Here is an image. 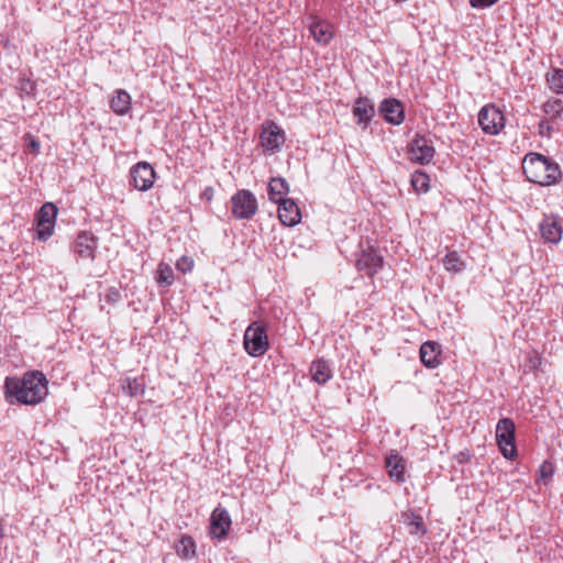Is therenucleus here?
Listing matches in <instances>:
<instances>
[{
  "instance_id": "25",
  "label": "nucleus",
  "mask_w": 563,
  "mask_h": 563,
  "mask_svg": "<svg viewBox=\"0 0 563 563\" xmlns=\"http://www.w3.org/2000/svg\"><path fill=\"white\" fill-rule=\"evenodd\" d=\"M442 264L445 271L452 274H460L466 268V263L461 258L456 251L449 252L442 258Z\"/></svg>"
},
{
  "instance_id": "1",
  "label": "nucleus",
  "mask_w": 563,
  "mask_h": 563,
  "mask_svg": "<svg viewBox=\"0 0 563 563\" xmlns=\"http://www.w3.org/2000/svg\"><path fill=\"white\" fill-rule=\"evenodd\" d=\"M47 379L40 371H29L22 377H7L5 398L10 404L37 405L48 394Z\"/></svg>"
},
{
  "instance_id": "29",
  "label": "nucleus",
  "mask_w": 563,
  "mask_h": 563,
  "mask_svg": "<svg viewBox=\"0 0 563 563\" xmlns=\"http://www.w3.org/2000/svg\"><path fill=\"white\" fill-rule=\"evenodd\" d=\"M407 526L409 529V533L411 536L424 534L427 532L423 518L419 514H416L415 511H411L407 516Z\"/></svg>"
},
{
  "instance_id": "7",
  "label": "nucleus",
  "mask_w": 563,
  "mask_h": 563,
  "mask_svg": "<svg viewBox=\"0 0 563 563\" xmlns=\"http://www.w3.org/2000/svg\"><path fill=\"white\" fill-rule=\"evenodd\" d=\"M435 154V148L431 140L421 134H416L409 143L410 161L419 165L431 163Z\"/></svg>"
},
{
  "instance_id": "17",
  "label": "nucleus",
  "mask_w": 563,
  "mask_h": 563,
  "mask_svg": "<svg viewBox=\"0 0 563 563\" xmlns=\"http://www.w3.org/2000/svg\"><path fill=\"white\" fill-rule=\"evenodd\" d=\"M385 467L388 476L398 484L405 482L406 461L395 450H391L385 459Z\"/></svg>"
},
{
  "instance_id": "9",
  "label": "nucleus",
  "mask_w": 563,
  "mask_h": 563,
  "mask_svg": "<svg viewBox=\"0 0 563 563\" xmlns=\"http://www.w3.org/2000/svg\"><path fill=\"white\" fill-rule=\"evenodd\" d=\"M58 209L53 202H45L36 214L37 239L41 241L48 240L55 227Z\"/></svg>"
},
{
  "instance_id": "32",
  "label": "nucleus",
  "mask_w": 563,
  "mask_h": 563,
  "mask_svg": "<svg viewBox=\"0 0 563 563\" xmlns=\"http://www.w3.org/2000/svg\"><path fill=\"white\" fill-rule=\"evenodd\" d=\"M551 122H552V120H550V119H543L539 122L538 132L541 136H543V137L551 136V133L553 130Z\"/></svg>"
},
{
  "instance_id": "16",
  "label": "nucleus",
  "mask_w": 563,
  "mask_h": 563,
  "mask_svg": "<svg viewBox=\"0 0 563 563\" xmlns=\"http://www.w3.org/2000/svg\"><path fill=\"white\" fill-rule=\"evenodd\" d=\"M383 257L377 252L368 246L363 249L356 258V267L358 271H364L367 275L372 276L382 267Z\"/></svg>"
},
{
  "instance_id": "18",
  "label": "nucleus",
  "mask_w": 563,
  "mask_h": 563,
  "mask_svg": "<svg viewBox=\"0 0 563 563\" xmlns=\"http://www.w3.org/2000/svg\"><path fill=\"white\" fill-rule=\"evenodd\" d=\"M278 218L286 227H294L301 220V212L292 199H286L278 203Z\"/></svg>"
},
{
  "instance_id": "36",
  "label": "nucleus",
  "mask_w": 563,
  "mask_h": 563,
  "mask_svg": "<svg viewBox=\"0 0 563 563\" xmlns=\"http://www.w3.org/2000/svg\"><path fill=\"white\" fill-rule=\"evenodd\" d=\"M540 473L543 479L553 475V467L550 463L544 462L540 467Z\"/></svg>"
},
{
  "instance_id": "20",
  "label": "nucleus",
  "mask_w": 563,
  "mask_h": 563,
  "mask_svg": "<svg viewBox=\"0 0 563 563\" xmlns=\"http://www.w3.org/2000/svg\"><path fill=\"white\" fill-rule=\"evenodd\" d=\"M289 187L287 181L282 177H274L269 180L267 186L268 198L271 201L279 203L287 198L285 196L288 194Z\"/></svg>"
},
{
  "instance_id": "27",
  "label": "nucleus",
  "mask_w": 563,
  "mask_h": 563,
  "mask_svg": "<svg viewBox=\"0 0 563 563\" xmlns=\"http://www.w3.org/2000/svg\"><path fill=\"white\" fill-rule=\"evenodd\" d=\"M411 185L416 192L426 194L430 189V177L422 170H416L411 175Z\"/></svg>"
},
{
  "instance_id": "6",
  "label": "nucleus",
  "mask_w": 563,
  "mask_h": 563,
  "mask_svg": "<svg viewBox=\"0 0 563 563\" xmlns=\"http://www.w3.org/2000/svg\"><path fill=\"white\" fill-rule=\"evenodd\" d=\"M478 124L485 134L497 135L505 126V117L494 104L484 106L478 112Z\"/></svg>"
},
{
  "instance_id": "10",
  "label": "nucleus",
  "mask_w": 563,
  "mask_h": 563,
  "mask_svg": "<svg viewBox=\"0 0 563 563\" xmlns=\"http://www.w3.org/2000/svg\"><path fill=\"white\" fill-rule=\"evenodd\" d=\"M260 139L262 146L268 152L278 151L286 140L283 129L273 121L263 124Z\"/></svg>"
},
{
  "instance_id": "15",
  "label": "nucleus",
  "mask_w": 563,
  "mask_h": 563,
  "mask_svg": "<svg viewBox=\"0 0 563 563\" xmlns=\"http://www.w3.org/2000/svg\"><path fill=\"white\" fill-rule=\"evenodd\" d=\"M539 230L545 243L558 244L562 240L563 228L559 217H544L539 224Z\"/></svg>"
},
{
  "instance_id": "24",
  "label": "nucleus",
  "mask_w": 563,
  "mask_h": 563,
  "mask_svg": "<svg viewBox=\"0 0 563 563\" xmlns=\"http://www.w3.org/2000/svg\"><path fill=\"white\" fill-rule=\"evenodd\" d=\"M175 550L181 559L189 560L196 556V543L188 534H183L175 545Z\"/></svg>"
},
{
  "instance_id": "26",
  "label": "nucleus",
  "mask_w": 563,
  "mask_h": 563,
  "mask_svg": "<svg viewBox=\"0 0 563 563\" xmlns=\"http://www.w3.org/2000/svg\"><path fill=\"white\" fill-rule=\"evenodd\" d=\"M122 389L124 394L130 397L142 396L145 391V386L139 378L126 377L122 380Z\"/></svg>"
},
{
  "instance_id": "21",
  "label": "nucleus",
  "mask_w": 563,
  "mask_h": 563,
  "mask_svg": "<svg viewBox=\"0 0 563 563\" xmlns=\"http://www.w3.org/2000/svg\"><path fill=\"white\" fill-rule=\"evenodd\" d=\"M313 38L320 44H328L333 37L332 25L325 21H313L309 26Z\"/></svg>"
},
{
  "instance_id": "19",
  "label": "nucleus",
  "mask_w": 563,
  "mask_h": 563,
  "mask_svg": "<svg viewBox=\"0 0 563 563\" xmlns=\"http://www.w3.org/2000/svg\"><path fill=\"white\" fill-rule=\"evenodd\" d=\"M420 360L428 368H435L439 364L441 354L440 345L434 342H424L420 346Z\"/></svg>"
},
{
  "instance_id": "4",
  "label": "nucleus",
  "mask_w": 563,
  "mask_h": 563,
  "mask_svg": "<svg viewBox=\"0 0 563 563\" xmlns=\"http://www.w3.org/2000/svg\"><path fill=\"white\" fill-rule=\"evenodd\" d=\"M230 201L232 216L236 220H250L258 210L257 199L249 189L238 190Z\"/></svg>"
},
{
  "instance_id": "5",
  "label": "nucleus",
  "mask_w": 563,
  "mask_h": 563,
  "mask_svg": "<svg viewBox=\"0 0 563 563\" xmlns=\"http://www.w3.org/2000/svg\"><path fill=\"white\" fill-rule=\"evenodd\" d=\"M515 431V422L510 418H501L496 424V441L503 456L507 460H514L517 455Z\"/></svg>"
},
{
  "instance_id": "2",
  "label": "nucleus",
  "mask_w": 563,
  "mask_h": 563,
  "mask_svg": "<svg viewBox=\"0 0 563 563\" xmlns=\"http://www.w3.org/2000/svg\"><path fill=\"white\" fill-rule=\"evenodd\" d=\"M522 170L530 183L543 187L555 185L562 178L560 165L539 153H529L525 156Z\"/></svg>"
},
{
  "instance_id": "23",
  "label": "nucleus",
  "mask_w": 563,
  "mask_h": 563,
  "mask_svg": "<svg viewBox=\"0 0 563 563\" xmlns=\"http://www.w3.org/2000/svg\"><path fill=\"white\" fill-rule=\"evenodd\" d=\"M310 374L312 379L322 385L332 377V371L329 363L324 360H317L310 366Z\"/></svg>"
},
{
  "instance_id": "14",
  "label": "nucleus",
  "mask_w": 563,
  "mask_h": 563,
  "mask_svg": "<svg viewBox=\"0 0 563 563\" xmlns=\"http://www.w3.org/2000/svg\"><path fill=\"white\" fill-rule=\"evenodd\" d=\"M352 113L356 119L357 125L366 129L375 117V104L367 97H358L353 104Z\"/></svg>"
},
{
  "instance_id": "12",
  "label": "nucleus",
  "mask_w": 563,
  "mask_h": 563,
  "mask_svg": "<svg viewBox=\"0 0 563 563\" xmlns=\"http://www.w3.org/2000/svg\"><path fill=\"white\" fill-rule=\"evenodd\" d=\"M97 247L98 238L87 231L80 232L73 244L74 253L78 257L89 261L95 260Z\"/></svg>"
},
{
  "instance_id": "34",
  "label": "nucleus",
  "mask_w": 563,
  "mask_h": 563,
  "mask_svg": "<svg viewBox=\"0 0 563 563\" xmlns=\"http://www.w3.org/2000/svg\"><path fill=\"white\" fill-rule=\"evenodd\" d=\"M21 93L32 95L35 90L34 84L30 79H23L19 87Z\"/></svg>"
},
{
  "instance_id": "35",
  "label": "nucleus",
  "mask_w": 563,
  "mask_h": 563,
  "mask_svg": "<svg viewBox=\"0 0 563 563\" xmlns=\"http://www.w3.org/2000/svg\"><path fill=\"white\" fill-rule=\"evenodd\" d=\"M104 298H106L107 302H117L120 298V292H119V290H117L114 288H110L107 291Z\"/></svg>"
},
{
  "instance_id": "33",
  "label": "nucleus",
  "mask_w": 563,
  "mask_h": 563,
  "mask_svg": "<svg viewBox=\"0 0 563 563\" xmlns=\"http://www.w3.org/2000/svg\"><path fill=\"white\" fill-rule=\"evenodd\" d=\"M474 9H486L493 7L498 0H468Z\"/></svg>"
},
{
  "instance_id": "8",
  "label": "nucleus",
  "mask_w": 563,
  "mask_h": 563,
  "mask_svg": "<svg viewBox=\"0 0 563 563\" xmlns=\"http://www.w3.org/2000/svg\"><path fill=\"white\" fill-rule=\"evenodd\" d=\"M156 179V172L147 162H139L130 169V184L140 191L150 190Z\"/></svg>"
},
{
  "instance_id": "13",
  "label": "nucleus",
  "mask_w": 563,
  "mask_h": 563,
  "mask_svg": "<svg viewBox=\"0 0 563 563\" xmlns=\"http://www.w3.org/2000/svg\"><path fill=\"white\" fill-rule=\"evenodd\" d=\"M378 111L384 120L391 125H400L405 120L404 106L396 98H386L382 100Z\"/></svg>"
},
{
  "instance_id": "11",
  "label": "nucleus",
  "mask_w": 563,
  "mask_h": 563,
  "mask_svg": "<svg viewBox=\"0 0 563 563\" xmlns=\"http://www.w3.org/2000/svg\"><path fill=\"white\" fill-rule=\"evenodd\" d=\"M231 523L228 510L221 506L216 507L210 517V536L218 540L224 539Z\"/></svg>"
},
{
  "instance_id": "37",
  "label": "nucleus",
  "mask_w": 563,
  "mask_h": 563,
  "mask_svg": "<svg viewBox=\"0 0 563 563\" xmlns=\"http://www.w3.org/2000/svg\"><path fill=\"white\" fill-rule=\"evenodd\" d=\"M214 196V189L212 187H206L203 191L201 192V198L206 199L207 201H211Z\"/></svg>"
},
{
  "instance_id": "30",
  "label": "nucleus",
  "mask_w": 563,
  "mask_h": 563,
  "mask_svg": "<svg viewBox=\"0 0 563 563\" xmlns=\"http://www.w3.org/2000/svg\"><path fill=\"white\" fill-rule=\"evenodd\" d=\"M549 88L555 93H563V69L555 68L547 74Z\"/></svg>"
},
{
  "instance_id": "38",
  "label": "nucleus",
  "mask_w": 563,
  "mask_h": 563,
  "mask_svg": "<svg viewBox=\"0 0 563 563\" xmlns=\"http://www.w3.org/2000/svg\"><path fill=\"white\" fill-rule=\"evenodd\" d=\"M31 141H30V147L32 148V151L34 153H37L40 151V142L37 140H35L33 136L31 135H26Z\"/></svg>"
},
{
  "instance_id": "22",
  "label": "nucleus",
  "mask_w": 563,
  "mask_h": 563,
  "mask_svg": "<svg viewBox=\"0 0 563 563\" xmlns=\"http://www.w3.org/2000/svg\"><path fill=\"white\" fill-rule=\"evenodd\" d=\"M110 108L118 115L126 114L131 109V96L124 89H117L110 100Z\"/></svg>"
},
{
  "instance_id": "3",
  "label": "nucleus",
  "mask_w": 563,
  "mask_h": 563,
  "mask_svg": "<svg viewBox=\"0 0 563 563\" xmlns=\"http://www.w3.org/2000/svg\"><path fill=\"white\" fill-rule=\"evenodd\" d=\"M243 345L246 353L252 357L264 355L269 347L265 328L258 322H252L244 332Z\"/></svg>"
},
{
  "instance_id": "31",
  "label": "nucleus",
  "mask_w": 563,
  "mask_h": 563,
  "mask_svg": "<svg viewBox=\"0 0 563 563\" xmlns=\"http://www.w3.org/2000/svg\"><path fill=\"white\" fill-rule=\"evenodd\" d=\"M542 110L548 115L547 119L553 121L561 115L563 111V102L561 99H549L543 103Z\"/></svg>"
},
{
  "instance_id": "28",
  "label": "nucleus",
  "mask_w": 563,
  "mask_h": 563,
  "mask_svg": "<svg viewBox=\"0 0 563 563\" xmlns=\"http://www.w3.org/2000/svg\"><path fill=\"white\" fill-rule=\"evenodd\" d=\"M156 283L159 286L168 287L174 283V271L166 263H159L156 271Z\"/></svg>"
}]
</instances>
